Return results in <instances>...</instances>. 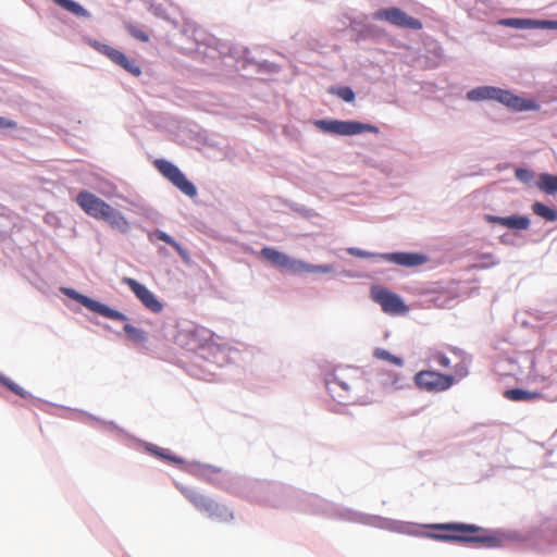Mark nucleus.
Listing matches in <instances>:
<instances>
[{"label": "nucleus", "mask_w": 557, "mask_h": 557, "mask_svg": "<svg viewBox=\"0 0 557 557\" xmlns=\"http://www.w3.org/2000/svg\"><path fill=\"white\" fill-rule=\"evenodd\" d=\"M330 92L336 95L337 97H339L341 99H343L346 102H352L355 100L354 90L347 86L331 88Z\"/></svg>", "instance_id": "obj_28"}, {"label": "nucleus", "mask_w": 557, "mask_h": 557, "mask_svg": "<svg viewBox=\"0 0 557 557\" xmlns=\"http://www.w3.org/2000/svg\"><path fill=\"white\" fill-rule=\"evenodd\" d=\"M317 126L326 133L350 136L361 133H379V128L371 124H364L355 121H336V120H320Z\"/></svg>", "instance_id": "obj_5"}, {"label": "nucleus", "mask_w": 557, "mask_h": 557, "mask_svg": "<svg viewBox=\"0 0 557 557\" xmlns=\"http://www.w3.org/2000/svg\"><path fill=\"white\" fill-rule=\"evenodd\" d=\"M371 297L387 314L403 315L409 311V308L398 295L384 287L374 286L371 289Z\"/></svg>", "instance_id": "obj_8"}, {"label": "nucleus", "mask_w": 557, "mask_h": 557, "mask_svg": "<svg viewBox=\"0 0 557 557\" xmlns=\"http://www.w3.org/2000/svg\"><path fill=\"white\" fill-rule=\"evenodd\" d=\"M455 373H456V375H457L458 377H460V379H461V377H463V376H466V375L468 374V371H467V369H466L465 364H461V363H460V364H457V366L455 367Z\"/></svg>", "instance_id": "obj_34"}, {"label": "nucleus", "mask_w": 557, "mask_h": 557, "mask_svg": "<svg viewBox=\"0 0 557 557\" xmlns=\"http://www.w3.org/2000/svg\"><path fill=\"white\" fill-rule=\"evenodd\" d=\"M153 235L156 236L157 239L159 240H162L169 245H171L176 251L177 253L182 257V259L184 261H188L189 260V257H188V252L186 251V249H184L181 244H178L173 237H171L169 234L160 231V230H157Z\"/></svg>", "instance_id": "obj_19"}, {"label": "nucleus", "mask_w": 557, "mask_h": 557, "mask_svg": "<svg viewBox=\"0 0 557 557\" xmlns=\"http://www.w3.org/2000/svg\"><path fill=\"white\" fill-rule=\"evenodd\" d=\"M123 330L126 336L136 344H143L147 339V333L141 329L125 324Z\"/></svg>", "instance_id": "obj_24"}, {"label": "nucleus", "mask_w": 557, "mask_h": 557, "mask_svg": "<svg viewBox=\"0 0 557 557\" xmlns=\"http://www.w3.org/2000/svg\"><path fill=\"white\" fill-rule=\"evenodd\" d=\"M430 358L432 360L436 361L442 368H449L450 367L449 359L442 351H438V350L432 351Z\"/></svg>", "instance_id": "obj_30"}, {"label": "nucleus", "mask_w": 557, "mask_h": 557, "mask_svg": "<svg viewBox=\"0 0 557 557\" xmlns=\"http://www.w3.org/2000/svg\"><path fill=\"white\" fill-rule=\"evenodd\" d=\"M498 24L506 27L517 28V29H557V21H548V20H533V18H502L498 21Z\"/></svg>", "instance_id": "obj_14"}, {"label": "nucleus", "mask_w": 557, "mask_h": 557, "mask_svg": "<svg viewBox=\"0 0 557 557\" xmlns=\"http://www.w3.org/2000/svg\"><path fill=\"white\" fill-rule=\"evenodd\" d=\"M260 255L273 265L287 269L290 272L298 274L302 272L307 273H330L333 271V267L330 264L312 265L301 260L290 258L288 255L278 251L271 247H264L261 249Z\"/></svg>", "instance_id": "obj_3"}, {"label": "nucleus", "mask_w": 557, "mask_h": 557, "mask_svg": "<svg viewBox=\"0 0 557 557\" xmlns=\"http://www.w3.org/2000/svg\"><path fill=\"white\" fill-rule=\"evenodd\" d=\"M354 384L348 383L344 377L335 375L333 379L327 380L326 388L331 397L338 404H347L350 399V391Z\"/></svg>", "instance_id": "obj_15"}, {"label": "nucleus", "mask_w": 557, "mask_h": 557, "mask_svg": "<svg viewBox=\"0 0 557 557\" xmlns=\"http://www.w3.org/2000/svg\"><path fill=\"white\" fill-rule=\"evenodd\" d=\"M122 282L126 284L135 296L140 300L146 309L153 313H159L163 309V305L158 300L156 295L150 292L145 285L137 282L132 277H123Z\"/></svg>", "instance_id": "obj_12"}, {"label": "nucleus", "mask_w": 557, "mask_h": 557, "mask_svg": "<svg viewBox=\"0 0 557 557\" xmlns=\"http://www.w3.org/2000/svg\"><path fill=\"white\" fill-rule=\"evenodd\" d=\"M53 2L76 16H89L88 12L73 0H53Z\"/></svg>", "instance_id": "obj_23"}, {"label": "nucleus", "mask_w": 557, "mask_h": 557, "mask_svg": "<svg viewBox=\"0 0 557 557\" xmlns=\"http://www.w3.org/2000/svg\"><path fill=\"white\" fill-rule=\"evenodd\" d=\"M348 252L355 257H359V258H369L371 256L370 252H367V251H363L359 248H349L348 249Z\"/></svg>", "instance_id": "obj_33"}, {"label": "nucleus", "mask_w": 557, "mask_h": 557, "mask_svg": "<svg viewBox=\"0 0 557 557\" xmlns=\"http://www.w3.org/2000/svg\"><path fill=\"white\" fill-rule=\"evenodd\" d=\"M504 396L512 401L534 400L542 397L540 392H529L521 388L507 389Z\"/></svg>", "instance_id": "obj_18"}, {"label": "nucleus", "mask_w": 557, "mask_h": 557, "mask_svg": "<svg viewBox=\"0 0 557 557\" xmlns=\"http://www.w3.org/2000/svg\"><path fill=\"white\" fill-rule=\"evenodd\" d=\"M63 293L69 296L70 298L76 300L87 309H89L92 312H96L104 318L116 320V321H125L127 320V317L114 309H111L110 307L94 300L83 294H79L78 292L71 289V288H64Z\"/></svg>", "instance_id": "obj_9"}, {"label": "nucleus", "mask_w": 557, "mask_h": 557, "mask_svg": "<svg viewBox=\"0 0 557 557\" xmlns=\"http://www.w3.org/2000/svg\"><path fill=\"white\" fill-rule=\"evenodd\" d=\"M527 174H528V171L522 170V169H518V170L516 171V176H517L519 180H523V178H524V176H527Z\"/></svg>", "instance_id": "obj_36"}, {"label": "nucleus", "mask_w": 557, "mask_h": 557, "mask_svg": "<svg viewBox=\"0 0 557 557\" xmlns=\"http://www.w3.org/2000/svg\"><path fill=\"white\" fill-rule=\"evenodd\" d=\"M127 32L132 37L139 41L147 42L149 40L148 34L134 25H128Z\"/></svg>", "instance_id": "obj_29"}, {"label": "nucleus", "mask_w": 557, "mask_h": 557, "mask_svg": "<svg viewBox=\"0 0 557 557\" xmlns=\"http://www.w3.org/2000/svg\"><path fill=\"white\" fill-rule=\"evenodd\" d=\"M374 17L376 20L386 21L397 27L416 29V30L422 28V23L419 20H417L412 16H409L407 13H405L404 11H401L398 8H387V9L379 10L375 13Z\"/></svg>", "instance_id": "obj_10"}, {"label": "nucleus", "mask_w": 557, "mask_h": 557, "mask_svg": "<svg viewBox=\"0 0 557 557\" xmlns=\"http://www.w3.org/2000/svg\"><path fill=\"white\" fill-rule=\"evenodd\" d=\"M485 220L492 224H499L510 230H527L530 226V220L522 215L496 216L487 214Z\"/></svg>", "instance_id": "obj_16"}, {"label": "nucleus", "mask_w": 557, "mask_h": 557, "mask_svg": "<svg viewBox=\"0 0 557 557\" xmlns=\"http://www.w3.org/2000/svg\"><path fill=\"white\" fill-rule=\"evenodd\" d=\"M479 260L481 262L479 265L480 268H488L497 263V261L494 260V257L491 253L480 255Z\"/></svg>", "instance_id": "obj_31"}, {"label": "nucleus", "mask_w": 557, "mask_h": 557, "mask_svg": "<svg viewBox=\"0 0 557 557\" xmlns=\"http://www.w3.org/2000/svg\"><path fill=\"white\" fill-rule=\"evenodd\" d=\"M17 123L13 120L0 116V129L16 128Z\"/></svg>", "instance_id": "obj_32"}, {"label": "nucleus", "mask_w": 557, "mask_h": 557, "mask_svg": "<svg viewBox=\"0 0 557 557\" xmlns=\"http://www.w3.org/2000/svg\"><path fill=\"white\" fill-rule=\"evenodd\" d=\"M383 258L403 267H417L426 261V258L423 255L409 252L386 253Z\"/></svg>", "instance_id": "obj_17"}, {"label": "nucleus", "mask_w": 557, "mask_h": 557, "mask_svg": "<svg viewBox=\"0 0 557 557\" xmlns=\"http://www.w3.org/2000/svg\"><path fill=\"white\" fill-rule=\"evenodd\" d=\"M453 352H455V354H460V355H461V350H459V349H457V348L453 349Z\"/></svg>", "instance_id": "obj_37"}, {"label": "nucleus", "mask_w": 557, "mask_h": 557, "mask_svg": "<svg viewBox=\"0 0 557 557\" xmlns=\"http://www.w3.org/2000/svg\"><path fill=\"white\" fill-rule=\"evenodd\" d=\"M399 380H400L399 375L396 374V373H393L391 375V384H389V386L393 387V388H398L399 387Z\"/></svg>", "instance_id": "obj_35"}, {"label": "nucleus", "mask_w": 557, "mask_h": 557, "mask_svg": "<svg viewBox=\"0 0 557 557\" xmlns=\"http://www.w3.org/2000/svg\"><path fill=\"white\" fill-rule=\"evenodd\" d=\"M153 164L156 169L183 194L190 198L197 195L196 186L186 178L185 174L176 165L163 159L154 160Z\"/></svg>", "instance_id": "obj_6"}, {"label": "nucleus", "mask_w": 557, "mask_h": 557, "mask_svg": "<svg viewBox=\"0 0 557 557\" xmlns=\"http://www.w3.org/2000/svg\"><path fill=\"white\" fill-rule=\"evenodd\" d=\"M153 455L160 457L161 459L171 461L175 465L184 463V460L175 455H173L169 449L153 447L149 449Z\"/></svg>", "instance_id": "obj_27"}, {"label": "nucleus", "mask_w": 557, "mask_h": 557, "mask_svg": "<svg viewBox=\"0 0 557 557\" xmlns=\"http://www.w3.org/2000/svg\"><path fill=\"white\" fill-rule=\"evenodd\" d=\"M97 49L99 52L107 55L113 63L124 69L129 74L134 76H139L141 74L140 66L122 51L108 45L100 44L97 45Z\"/></svg>", "instance_id": "obj_13"}, {"label": "nucleus", "mask_w": 557, "mask_h": 557, "mask_svg": "<svg viewBox=\"0 0 557 557\" xmlns=\"http://www.w3.org/2000/svg\"><path fill=\"white\" fill-rule=\"evenodd\" d=\"M416 385L430 393H440L450 388L455 383L453 375L443 374L432 370H422L416 373Z\"/></svg>", "instance_id": "obj_7"}, {"label": "nucleus", "mask_w": 557, "mask_h": 557, "mask_svg": "<svg viewBox=\"0 0 557 557\" xmlns=\"http://www.w3.org/2000/svg\"><path fill=\"white\" fill-rule=\"evenodd\" d=\"M76 203L86 214L106 221L121 233H126L129 230V223L121 212L87 190H82L76 196Z\"/></svg>", "instance_id": "obj_2"}, {"label": "nucleus", "mask_w": 557, "mask_h": 557, "mask_svg": "<svg viewBox=\"0 0 557 557\" xmlns=\"http://www.w3.org/2000/svg\"><path fill=\"white\" fill-rule=\"evenodd\" d=\"M532 211L537 216H541L547 222H555L557 220V210L536 201L532 205Z\"/></svg>", "instance_id": "obj_20"}, {"label": "nucleus", "mask_w": 557, "mask_h": 557, "mask_svg": "<svg viewBox=\"0 0 557 557\" xmlns=\"http://www.w3.org/2000/svg\"><path fill=\"white\" fill-rule=\"evenodd\" d=\"M440 533L431 536L438 541L470 543L478 546L495 548L504 545L506 537L497 532L482 529L475 524L441 523L433 525Z\"/></svg>", "instance_id": "obj_1"}, {"label": "nucleus", "mask_w": 557, "mask_h": 557, "mask_svg": "<svg viewBox=\"0 0 557 557\" xmlns=\"http://www.w3.org/2000/svg\"><path fill=\"white\" fill-rule=\"evenodd\" d=\"M537 187L546 194H556L557 176L552 174H542L537 181Z\"/></svg>", "instance_id": "obj_22"}, {"label": "nucleus", "mask_w": 557, "mask_h": 557, "mask_svg": "<svg viewBox=\"0 0 557 557\" xmlns=\"http://www.w3.org/2000/svg\"><path fill=\"white\" fill-rule=\"evenodd\" d=\"M494 87L492 86H483L478 87L470 90L467 94V98L471 101H480V100H493L494 97Z\"/></svg>", "instance_id": "obj_21"}, {"label": "nucleus", "mask_w": 557, "mask_h": 557, "mask_svg": "<svg viewBox=\"0 0 557 557\" xmlns=\"http://www.w3.org/2000/svg\"><path fill=\"white\" fill-rule=\"evenodd\" d=\"M493 94V100L498 101L515 111H529L540 109L539 103L535 102L534 100L521 98L519 96L513 95L509 90L494 87Z\"/></svg>", "instance_id": "obj_11"}, {"label": "nucleus", "mask_w": 557, "mask_h": 557, "mask_svg": "<svg viewBox=\"0 0 557 557\" xmlns=\"http://www.w3.org/2000/svg\"><path fill=\"white\" fill-rule=\"evenodd\" d=\"M182 494L201 512H206L210 519L227 522L233 519V512L225 506L198 493L190 487H181Z\"/></svg>", "instance_id": "obj_4"}, {"label": "nucleus", "mask_w": 557, "mask_h": 557, "mask_svg": "<svg viewBox=\"0 0 557 557\" xmlns=\"http://www.w3.org/2000/svg\"><path fill=\"white\" fill-rule=\"evenodd\" d=\"M373 357L380 360L387 361L397 367H401L404 364V360L400 357L392 355L384 348H375L373 351Z\"/></svg>", "instance_id": "obj_25"}, {"label": "nucleus", "mask_w": 557, "mask_h": 557, "mask_svg": "<svg viewBox=\"0 0 557 557\" xmlns=\"http://www.w3.org/2000/svg\"><path fill=\"white\" fill-rule=\"evenodd\" d=\"M0 384L10 389L12 393L18 395L22 398H28L30 394L26 392L24 388L18 386L16 383H14L9 377L4 376L0 373Z\"/></svg>", "instance_id": "obj_26"}]
</instances>
